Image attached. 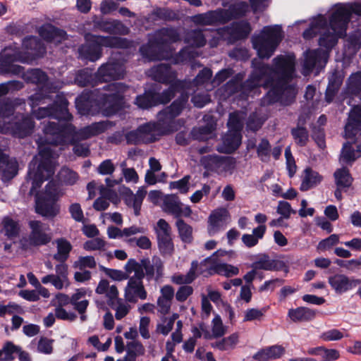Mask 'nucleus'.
<instances>
[{"label":"nucleus","mask_w":361,"mask_h":361,"mask_svg":"<svg viewBox=\"0 0 361 361\" xmlns=\"http://www.w3.org/2000/svg\"><path fill=\"white\" fill-rule=\"evenodd\" d=\"M59 177L62 182L67 185H73L78 179V175L68 168H62L59 172Z\"/></svg>","instance_id":"nucleus-59"},{"label":"nucleus","mask_w":361,"mask_h":361,"mask_svg":"<svg viewBox=\"0 0 361 361\" xmlns=\"http://www.w3.org/2000/svg\"><path fill=\"white\" fill-rule=\"evenodd\" d=\"M189 95L188 94V92H182L180 96L174 100L169 106H167L164 110L168 111V114H170L176 118L181 114L182 111L185 107Z\"/></svg>","instance_id":"nucleus-46"},{"label":"nucleus","mask_w":361,"mask_h":361,"mask_svg":"<svg viewBox=\"0 0 361 361\" xmlns=\"http://www.w3.org/2000/svg\"><path fill=\"white\" fill-rule=\"evenodd\" d=\"M124 72L125 68L123 62L111 60L99 67L97 73H95V80L92 82L93 85L109 82L121 78Z\"/></svg>","instance_id":"nucleus-17"},{"label":"nucleus","mask_w":361,"mask_h":361,"mask_svg":"<svg viewBox=\"0 0 361 361\" xmlns=\"http://www.w3.org/2000/svg\"><path fill=\"white\" fill-rule=\"evenodd\" d=\"M146 194L147 191L143 187L140 188L135 194H134L130 189H126L124 196L125 203L128 207L133 208L134 213L136 216L140 215L141 206Z\"/></svg>","instance_id":"nucleus-30"},{"label":"nucleus","mask_w":361,"mask_h":361,"mask_svg":"<svg viewBox=\"0 0 361 361\" xmlns=\"http://www.w3.org/2000/svg\"><path fill=\"white\" fill-rule=\"evenodd\" d=\"M328 282L336 294H343L360 285L361 280L350 278L343 274H336L328 278Z\"/></svg>","instance_id":"nucleus-23"},{"label":"nucleus","mask_w":361,"mask_h":361,"mask_svg":"<svg viewBox=\"0 0 361 361\" xmlns=\"http://www.w3.org/2000/svg\"><path fill=\"white\" fill-rule=\"evenodd\" d=\"M216 129V123H207L199 128H193L191 135L194 140H206Z\"/></svg>","instance_id":"nucleus-48"},{"label":"nucleus","mask_w":361,"mask_h":361,"mask_svg":"<svg viewBox=\"0 0 361 361\" xmlns=\"http://www.w3.org/2000/svg\"><path fill=\"white\" fill-rule=\"evenodd\" d=\"M115 307L112 308L116 310L115 317L117 320H121L125 317L129 312L130 306L123 302V299L115 302Z\"/></svg>","instance_id":"nucleus-62"},{"label":"nucleus","mask_w":361,"mask_h":361,"mask_svg":"<svg viewBox=\"0 0 361 361\" xmlns=\"http://www.w3.org/2000/svg\"><path fill=\"white\" fill-rule=\"evenodd\" d=\"M35 122L30 116H23L21 120L15 123L0 121V133L11 134L19 138H24L32 134Z\"/></svg>","instance_id":"nucleus-18"},{"label":"nucleus","mask_w":361,"mask_h":361,"mask_svg":"<svg viewBox=\"0 0 361 361\" xmlns=\"http://www.w3.org/2000/svg\"><path fill=\"white\" fill-rule=\"evenodd\" d=\"M271 145L267 138H262L257 145L256 149L258 158L263 162H267L270 159Z\"/></svg>","instance_id":"nucleus-54"},{"label":"nucleus","mask_w":361,"mask_h":361,"mask_svg":"<svg viewBox=\"0 0 361 361\" xmlns=\"http://www.w3.org/2000/svg\"><path fill=\"white\" fill-rule=\"evenodd\" d=\"M86 43L79 49L80 56L85 60L95 61L102 55V47H127L126 42L121 38L114 37H102L87 35Z\"/></svg>","instance_id":"nucleus-8"},{"label":"nucleus","mask_w":361,"mask_h":361,"mask_svg":"<svg viewBox=\"0 0 361 361\" xmlns=\"http://www.w3.org/2000/svg\"><path fill=\"white\" fill-rule=\"evenodd\" d=\"M247 10L248 6L246 4L239 2L231 8L230 12L223 9L211 11L193 16L192 21L195 24L202 25L222 24L233 17L236 18L243 15Z\"/></svg>","instance_id":"nucleus-11"},{"label":"nucleus","mask_w":361,"mask_h":361,"mask_svg":"<svg viewBox=\"0 0 361 361\" xmlns=\"http://www.w3.org/2000/svg\"><path fill=\"white\" fill-rule=\"evenodd\" d=\"M239 269L231 264L218 263L213 262L209 269V275L219 274L226 277H231L238 274Z\"/></svg>","instance_id":"nucleus-38"},{"label":"nucleus","mask_w":361,"mask_h":361,"mask_svg":"<svg viewBox=\"0 0 361 361\" xmlns=\"http://www.w3.org/2000/svg\"><path fill=\"white\" fill-rule=\"evenodd\" d=\"M185 41L193 47H202L206 42L205 36L200 30H194L189 32Z\"/></svg>","instance_id":"nucleus-57"},{"label":"nucleus","mask_w":361,"mask_h":361,"mask_svg":"<svg viewBox=\"0 0 361 361\" xmlns=\"http://www.w3.org/2000/svg\"><path fill=\"white\" fill-rule=\"evenodd\" d=\"M182 203L179 197L176 195H166L163 201V209L164 212L173 214L176 218L183 216L188 217L192 213L189 207H182Z\"/></svg>","instance_id":"nucleus-25"},{"label":"nucleus","mask_w":361,"mask_h":361,"mask_svg":"<svg viewBox=\"0 0 361 361\" xmlns=\"http://www.w3.org/2000/svg\"><path fill=\"white\" fill-rule=\"evenodd\" d=\"M142 137L146 138L145 144H149L156 142L162 135H159L155 123H147L138 127Z\"/></svg>","instance_id":"nucleus-41"},{"label":"nucleus","mask_w":361,"mask_h":361,"mask_svg":"<svg viewBox=\"0 0 361 361\" xmlns=\"http://www.w3.org/2000/svg\"><path fill=\"white\" fill-rule=\"evenodd\" d=\"M145 353L142 344L138 341H132L127 344V353L125 361H135L136 357Z\"/></svg>","instance_id":"nucleus-51"},{"label":"nucleus","mask_w":361,"mask_h":361,"mask_svg":"<svg viewBox=\"0 0 361 361\" xmlns=\"http://www.w3.org/2000/svg\"><path fill=\"white\" fill-rule=\"evenodd\" d=\"M356 159L357 157L353 143L350 142H345L341 151L340 161L343 164L351 165Z\"/></svg>","instance_id":"nucleus-53"},{"label":"nucleus","mask_w":361,"mask_h":361,"mask_svg":"<svg viewBox=\"0 0 361 361\" xmlns=\"http://www.w3.org/2000/svg\"><path fill=\"white\" fill-rule=\"evenodd\" d=\"M245 117L246 114L241 111H235L230 113L227 122L228 130L242 133Z\"/></svg>","instance_id":"nucleus-39"},{"label":"nucleus","mask_w":361,"mask_h":361,"mask_svg":"<svg viewBox=\"0 0 361 361\" xmlns=\"http://www.w3.org/2000/svg\"><path fill=\"white\" fill-rule=\"evenodd\" d=\"M227 213L226 210L223 212H215L209 217L208 233L210 236L214 235L223 228L224 216Z\"/></svg>","instance_id":"nucleus-43"},{"label":"nucleus","mask_w":361,"mask_h":361,"mask_svg":"<svg viewBox=\"0 0 361 361\" xmlns=\"http://www.w3.org/2000/svg\"><path fill=\"white\" fill-rule=\"evenodd\" d=\"M99 92H82L79 98L76 99V106L79 110L87 112L90 108L95 107L104 111L106 115L116 114L122 107L123 97L121 92H116L111 94H104L98 95Z\"/></svg>","instance_id":"nucleus-6"},{"label":"nucleus","mask_w":361,"mask_h":361,"mask_svg":"<svg viewBox=\"0 0 361 361\" xmlns=\"http://www.w3.org/2000/svg\"><path fill=\"white\" fill-rule=\"evenodd\" d=\"M339 243V236L337 234H331L328 238L321 240L318 245L317 249L322 251L330 250L333 246Z\"/></svg>","instance_id":"nucleus-61"},{"label":"nucleus","mask_w":361,"mask_h":361,"mask_svg":"<svg viewBox=\"0 0 361 361\" xmlns=\"http://www.w3.org/2000/svg\"><path fill=\"white\" fill-rule=\"evenodd\" d=\"M283 33L281 25L265 26L258 35L252 37L254 49L260 59H268L275 51L282 39Z\"/></svg>","instance_id":"nucleus-7"},{"label":"nucleus","mask_w":361,"mask_h":361,"mask_svg":"<svg viewBox=\"0 0 361 361\" xmlns=\"http://www.w3.org/2000/svg\"><path fill=\"white\" fill-rule=\"evenodd\" d=\"M361 131V106H354L348 114L345 125V137L354 138Z\"/></svg>","instance_id":"nucleus-26"},{"label":"nucleus","mask_w":361,"mask_h":361,"mask_svg":"<svg viewBox=\"0 0 361 361\" xmlns=\"http://www.w3.org/2000/svg\"><path fill=\"white\" fill-rule=\"evenodd\" d=\"M109 126L108 121L95 122L76 130L72 124L49 121L44 126V132L48 142L55 145H66L68 142L75 143L102 134Z\"/></svg>","instance_id":"nucleus-5"},{"label":"nucleus","mask_w":361,"mask_h":361,"mask_svg":"<svg viewBox=\"0 0 361 361\" xmlns=\"http://www.w3.org/2000/svg\"><path fill=\"white\" fill-rule=\"evenodd\" d=\"M197 269V261L191 262L190 268L186 275L174 274L171 277V281L178 285L190 284L197 278L196 271Z\"/></svg>","instance_id":"nucleus-45"},{"label":"nucleus","mask_w":361,"mask_h":361,"mask_svg":"<svg viewBox=\"0 0 361 361\" xmlns=\"http://www.w3.org/2000/svg\"><path fill=\"white\" fill-rule=\"evenodd\" d=\"M348 90H361V72L350 75L347 81Z\"/></svg>","instance_id":"nucleus-64"},{"label":"nucleus","mask_w":361,"mask_h":361,"mask_svg":"<svg viewBox=\"0 0 361 361\" xmlns=\"http://www.w3.org/2000/svg\"><path fill=\"white\" fill-rule=\"evenodd\" d=\"M303 173L304 176L300 187L301 191H307L317 186L322 180V176L310 167L306 168Z\"/></svg>","instance_id":"nucleus-34"},{"label":"nucleus","mask_w":361,"mask_h":361,"mask_svg":"<svg viewBox=\"0 0 361 361\" xmlns=\"http://www.w3.org/2000/svg\"><path fill=\"white\" fill-rule=\"evenodd\" d=\"M253 266L255 269L267 271H280L286 267L283 261L271 259L267 255L262 256L253 264Z\"/></svg>","instance_id":"nucleus-35"},{"label":"nucleus","mask_w":361,"mask_h":361,"mask_svg":"<svg viewBox=\"0 0 361 361\" xmlns=\"http://www.w3.org/2000/svg\"><path fill=\"white\" fill-rule=\"evenodd\" d=\"M241 133L228 130L222 137V143L216 149L221 153L232 154L235 152L242 143Z\"/></svg>","instance_id":"nucleus-28"},{"label":"nucleus","mask_w":361,"mask_h":361,"mask_svg":"<svg viewBox=\"0 0 361 361\" xmlns=\"http://www.w3.org/2000/svg\"><path fill=\"white\" fill-rule=\"evenodd\" d=\"M44 53V45L36 37H27L23 40L21 51L11 47L4 49L1 52V72H11L13 74L22 75L25 80L35 84L42 89L61 88V86L53 82L43 71L31 69L25 73L22 67L14 64V62L17 61L30 63L37 58L42 56Z\"/></svg>","instance_id":"nucleus-2"},{"label":"nucleus","mask_w":361,"mask_h":361,"mask_svg":"<svg viewBox=\"0 0 361 361\" xmlns=\"http://www.w3.org/2000/svg\"><path fill=\"white\" fill-rule=\"evenodd\" d=\"M97 266L95 259L92 256L80 257L78 260L75 262L74 267L80 270H83L86 267L93 269Z\"/></svg>","instance_id":"nucleus-63"},{"label":"nucleus","mask_w":361,"mask_h":361,"mask_svg":"<svg viewBox=\"0 0 361 361\" xmlns=\"http://www.w3.org/2000/svg\"><path fill=\"white\" fill-rule=\"evenodd\" d=\"M178 39V35L176 30L173 29H162L156 32L150 37L147 46H142L140 48L142 55L150 61L168 59L171 54H155L157 49H161L165 44L173 42Z\"/></svg>","instance_id":"nucleus-9"},{"label":"nucleus","mask_w":361,"mask_h":361,"mask_svg":"<svg viewBox=\"0 0 361 361\" xmlns=\"http://www.w3.org/2000/svg\"><path fill=\"white\" fill-rule=\"evenodd\" d=\"M174 93L175 92H144L136 97L135 104L141 109H149L169 102L174 97Z\"/></svg>","instance_id":"nucleus-19"},{"label":"nucleus","mask_w":361,"mask_h":361,"mask_svg":"<svg viewBox=\"0 0 361 361\" xmlns=\"http://www.w3.org/2000/svg\"><path fill=\"white\" fill-rule=\"evenodd\" d=\"M238 334L234 333L226 338H224L219 341L211 344L212 348H217L219 350L224 351L235 348L238 342Z\"/></svg>","instance_id":"nucleus-47"},{"label":"nucleus","mask_w":361,"mask_h":361,"mask_svg":"<svg viewBox=\"0 0 361 361\" xmlns=\"http://www.w3.org/2000/svg\"><path fill=\"white\" fill-rule=\"evenodd\" d=\"M94 80H95V75L94 76L90 75L88 70L80 71L75 78V82L81 87H85L87 85L95 86L96 85H93L92 82Z\"/></svg>","instance_id":"nucleus-58"},{"label":"nucleus","mask_w":361,"mask_h":361,"mask_svg":"<svg viewBox=\"0 0 361 361\" xmlns=\"http://www.w3.org/2000/svg\"><path fill=\"white\" fill-rule=\"evenodd\" d=\"M353 13L361 16V0L338 3L331 6L328 11L329 22L321 14L311 19L309 28L302 34L303 38L309 40L319 34V44L325 50H308L304 54L302 71L304 75L314 71L317 75L325 66L329 51L336 44L338 39L345 35Z\"/></svg>","instance_id":"nucleus-1"},{"label":"nucleus","mask_w":361,"mask_h":361,"mask_svg":"<svg viewBox=\"0 0 361 361\" xmlns=\"http://www.w3.org/2000/svg\"><path fill=\"white\" fill-rule=\"evenodd\" d=\"M295 56L288 54L279 56L274 59V68H271L258 59L252 61L253 73L250 75V83L253 87H258L264 83L267 88L269 83L277 90H288V83L295 76Z\"/></svg>","instance_id":"nucleus-3"},{"label":"nucleus","mask_w":361,"mask_h":361,"mask_svg":"<svg viewBox=\"0 0 361 361\" xmlns=\"http://www.w3.org/2000/svg\"><path fill=\"white\" fill-rule=\"evenodd\" d=\"M200 163L207 171L221 174L231 172L236 166V159L233 157H225L217 154L203 156Z\"/></svg>","instance_id":"nucleus-13"},{"label":"nucleus","mask_w":361,"mask_h":361,"mask_svg":"<svg viewBox=\"0 0 361 361\" xmlns=\"http://www.w3.org/2000/svg\"><path fill=\"white\" fill-rule=\"evenodd\" d=\"M251 28L248 23L240 22L235 23L231 28L221 29L212 33L214 37L209 40L211 47H216L220 38L231 42L235 39L245 37L250 32Z\"/></svg>","instance_id":"nucleus-15"},{"label":"nucleus","mask_w":361,"mask_h":361,"mask_svg":"<svg viewBox=\"0 0 361 361\" xmlns=\"http://www.w3.org/2000/svg\"><path fill=\"white\" fill-rule=\"evenodd\" d=\"M56 243L57 252L53 255V259L59 262H66L73 249L72 245L63 238L56 239Z\"/></svg>","instance_id":"nucleus-36"},{"label":"nucleus","mask_w":361,"mask_h":361,"mask_svg":"<svg viewBox=\"0 0 361 361\" xmlns=\"http://www.w3.org/2000/svg\"><path fill=\"white\" fill-rule=\"evenodd\" d=\"M264 121L259 116L256 112L250 114L246 121L247 131L255 133L258 131L262 126Z\"/></svg>","instance_id":"nucleus-56"},{"label":"nucleus","mask_w":361,"mask_h":361,"mask_svg":"<svg viewBox=\"0 0 361 361\" xmlns=\"http://www.w3.org/2000/svg\"><path fill=\"white\" fill-rule=\"evenodd\" d=\"M3 230L5 235L9 238L18 236L20 226L17 221L9 216H5L2 220Z\"/></svg>","instance_id":"nucleus-49"},{"label":"nucleus","mask_w":361,"mask_h":361,"mask_svg":"<svg viewBox=\"0 0 361 361\" xmlns=\"http://www.w3.org/2000/svg\"><path fill=\"white\" fill-rule=\"evenodd\" d=\"M8 92H0V97ZM21 104V99L12 100L9 98H0V117H8L13 114L16 106Z\"/></svg>","instance_id":"nucleus-40"},{"label":"nucleus","mask_w":361,"mask_h":361,"mask_svg":"<svg viewBox=\"0 0 361 361\" xmlns=\"http://www.w3.org/2000/svg\"><path fill=\"white\" fill-rule=\"evenodd\" d=\"M125 271L128 273L141 271L144 275V278L148 281L154 280L159 281L164 276V262L160 257L154 256L149 258H143L140 262L135 259H129L125 265Z\"/></svg>","instance_id":"nucleus-10"},{"label":"nucleus","mask_w":361,"mask_h":361,"mask_svg":"<svg viewBox=\"0 0 361 361\" xmlns=\"http://www.w3.org/2000/svg\"><path fill=\"white\" fill-rule=\"evenodd\" d=\"M176 224L181 240L185 243H191L193 240L192 226L181 219H178Z\"/></svg>","instance_id":"nucleus-50"},{"label":"nucleus","mask_w":361,"mask_h":361,"mask_svg":"<svg viewBox=\"0 0 361 361\" xmlns=\"http://www.w3.org/2000/svg\"><path fill=\"white\" fill-rule=\"evenodd\" d=\"M212 72L209 68L202 70L192 82L178 81L180 90L190 89L204 84L207 82L212 77Z\"/></svg>","instance_id":"nucleus-42"},{"label":"nucleus","mask_w":361,"mask_h":361,"mask_svg":"<svg viewBox=\"0 0 361 361\" xmlns=\"http://www.w3.org/2000/svg\"><path fill=\"white\" fill-rule=\"evenodd\" d=\"M148 75L154 80L162 83H171L176 89H180L179 80H176L175 73L166 64H160L152 68Z\"/></svg>","instance_id":"nucleus-24"},{"label":"nucleus","mask_w":361,"mask_h":361,"mask_svg":"<svg viewBox=\"0 0 361 361\" xmlns=\"http://www.w3.org/2000/svg\"><path fill=\"white\" fill-rule=\"evenodd\" d=\"M162 110L158 114V121L155 123L159 135H168L178 130L176 117Z\"/></svg>","instance_id":"nucleus-29"},{"label":"nucleus","mask_w":361,"mask_h":361,"mask_svg":"<svg viewBox=\"0 0 361 361\" xmlns=\"http://www.w3.org/2000/svg\"><path fill=\"white\" fill-rule=\"evenodd\" d=\"M44 134V137H39L37 142L39 148V155L41 157V160L38 163L37 167L41 168L45 170L48 176H53L54 173V167L52 165L51 159L53 158L54 152L49 145H55L47 140V135L44 132V128H43Z\"/></svg>","instance_id":"nucleus-21"},{"label":"nucleus","mask_w":361,"mask_h":361,"mask_svg":"<svg viewBox=\"0 0 361 361\" xmlns=\"http://www.w3.org/2000/svg\"><path fill=\"white\" fill-rule=\"evenodd\" d=\"M285 353L281 345H272L259 350L253 355V359L257 361H268L279 358Z\"/></svg>","instance_id":"nucleus-33"},{"label":"nucleus","mask_w":361,"mask_h":361,"mask_svg":"<svg viewBox=\"0 0 361 361\" xmlns=\"http://www.w3.org/2000/svg\"><path fill=\"white\" fill-rule=\"evenodd\" d=\"M99 27L101 30L107 32L120 34H126L128 32V28L118 20L104 21L99 23Z\"/></svg>","instance_id":"nucleus-52"},{"label":"nucleus","mask_w":361,"mask_h":361,"mask_svg":"<svg viewBox=\"0 0 361 361\" xmlns=\"http://www.w3.org/2000/svg\"><path fill=\"white\" fill-rule=\"evenodd\" d=\"M30 232L27 237V243L33 247H41L48 245L52 239V233L49 226L40 221H29Z\"/></svg>","instance_id":"nucleus-14"},{"label":"nucleus","mask_w":361,"mask_h":361,"mask_svg":"<svg viewBox=\"0 0 361 361\" xmlns=\"http://www.w3.org/2000/svg\"><path fill=\"white\" fill-rule=\"evenodd\" d=\"M124 72L125 68L123 62L111 60L99 67L97 73H95V80L92 82L93 85L109 82L121 78Z\"/></svg>","instance_id":"nucleus-16"},{"label":"nucleus","mask_w":361,"mask_h":361,"mask_svg":"<svg viewBox=\"0 0 361 361\" xmlns=\"http://www.w3.org/2000/svg\"><path fill=\"white\" fill-rule=\"evenodd\" d=\"M158 246L162 254H170L173 250V244L171 236V228L170 225L163 219L157 222L156 229Z\"/></svg>","instance_id":"nucleus-22"},{"label":"nucleus","mask_w":361,"mask_h":361,"mask_svg":"<svg viewBox=\"0 0 361 361\" xmlns=\"http://www.w3.org/2000/svg\"><path fill=\"white\" fill-rule=\"evenodd\" d=\"M37 164V161L33 159L29 164L28 175L32 180L30 193L35 195L36 212L43 216L53 218L59 212V208L56 204L59 193V184L54 180H50L44 191L39 192L37 190L43 182L52 176H48L45 170L39 167L35 171Z\"/></svg>","instance_id":"nucleus-4"},{"label":"nucleus","mask_w":361,"mask_h":361,"mask_svg":"<svg viewBox=\"0 0 361 361\" xmlns=\"http://www.w3.org/2000/svg\"><path fill=\"white\" fill-rule=\"evenodd\" d=\"M291 135L295 143L300 147L305 146L309 140V133L305 127L298 126L292 128Z\"/></svg>","instance_id":"nucleus-55"},{"label":"nucleus","mask_w":361,"mask_h":361,"mask_svg":"<svg viewBox=\"0 0 361 361\" xmlns=\"http://www.w3.org/2000/svg\"><path fill=\"white\" fill-rule=\"evenodd\" d=\"M18 164L15 159H10L0 148V176L4 182L13 179L18 173Z\"/></svg>","instance_id":"nucleus-27"},{"label":"nucleus","mask_w":361,"mask_h":361,"mask_svg":"<svg viewBox=\"0 0 361 361\" xmlns=\"http://www.w3.org/2000/svg\"><path fill=\"white\" fill-rule=\"evenodd\" d=\"M266 312V307H263L261 310L255 308L248 309L245 312L243 322H252L254 320L261 321Z\"/></svg>","instance_id":"nucleus-60"},{"label":"nucleus","mask_w":361,"mask_h":361,"mask_svg":"<svg viewBox=\"0 0 361 361\" xmlns=\"http://www.w3.org/2000/svg\"><path fill=\"white\" fill-rule=\"evenodd\" d=\"M295 92H267V94L262 99V105H270L276 102H280L283 105H289L295 97L293 94L292 99L290 100H283V97L288 94L290 95Z\"/></svg>","instance_id":"nucleus-37"},{"label":"nucleus","mask_w":361,"mask_h":361,"mask_svg":"<svg viewBox=\"0 0 361 361\" xmlns=\"http://www.w3.org/2000/svg\"><path fill=\"white\" fill-rule=\"evenodd\" d=\"M144 275L141 271H136V274L130 276L128 284L125 288V298L130 302H136L137 298L145 300L147 296V291L143 285Z\"/></svg>","instance_id":"nucleus-20"},{"label":"nucleus","mask_w":361,"mask_h":361,"mask_svg":"<svg viewBox=\"0 0 361 361\" xmlns=\"http://www.w3.org/2000/svg\"><path fill=\"white\" fill-rule=\"evenodd\" d=\"M40 36L45 40L58 44L66 39V32L51 25H43L39 30Z\"/></svg>","instance_id":"nucleus-32"},{"label":"nucleus","mask_w":361,"mask_h":361,"mask_svg":"<svg viewBox=\"0 0 361 361\" xmlns=\"http://www.w3.org/2000/svg\"><path fill=\"white\" fill-rule=\"evenodd\" d=\"M317 310L307 307H298L288 310V316L293 322H307L313 320L317 315Z\"/></svg>","instance_id":"nucleus-31"},{"label":"nucleus","mask_w":361,"mask_h":361,"mask_svg":"<svg viewBox=\"0 0 361 361\" xmlns=\"http://www.w3.org/2000/svg\"><path fill=\"white\" fill-rule=\"evenodd\" d=\"M334 176L336 187L348 189L353 182V178L352 177L349 169L346 167H342L341 169H337L334 172Z\"/></svg>","instance_id":"nucleus-44"},{"label":"nucleus","mask_w":361,"mask_h":361,"mask_svg":"<svg viewBox=\"0 0 361 361\" xmlns=\"http://www.w3.org/2000/svg\"><path fill=\"white\" fill-rule=\"evenodd\" d=\"M68 100L64 97L58 95L51 105L39 107L34 114L37 119L51 117L57 119L56 123H61L60 121L62 120L71 121L73 118L68 111Z\"/></svg>","instance_id":"nucleus-12"}]
</instances>
